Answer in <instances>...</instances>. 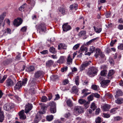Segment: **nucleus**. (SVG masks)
Here are the masks:
<instances>
[{"instance_id": "nucleus-39", "label": "nucleus", "mask_w": 123, "mask_h": 123, "mask_svg": "<svg viewBox=\"0 0 123 123\" xmlns=\"http://www.w3.org/2000/svg\"><path fill=\"white\" fill-rule=\"evenodd\" d=\"M117 108H113L110 110V113L112 114H114L116 113V110L117 109Z\"/></svg>"}, {"instance_id": "nucleus-3", "label": "nucleus", "mask_w": 123, "mask_h": 123, "mask_svg": "<svg viewBox=\"0 0 123 123\" xmlns=\"http://www.w3.org/2000/svg\"><path fill=\"white\" fill-rule=\"evenodd\" d=\"M36 26L37 27V31L40 34H41V32H44L46 30V25L44 23H41Z\"/></svg>"}, {"instance_id": "nucleus-50", "label": "nucleus", "mask_w": 123, "mask_h": 123, "mask_svg": "<svg viewBox=\"0 0 123 123\" xmlns=\"http://www.w3.org/2000/svg\"><path fill=\"white\" fill-rule=\"evenodd\" d=\"M92 94L93 97H94L96 98H99L100 97V95L98 93H92Z\"/></svg>"}, {"instance_id": "nucleus-55", "label": "nucleus", "mask_w": 123, "mask_h": 123, "mask_svg": "<svg viewBox=\"0 0 123 123\" xmlns=\"http://www.w3.org/2000/svg\"><path fill=\"white\" fill-rule=\"evenodd\" d=\"M117 41L116 39L114 41H112L110 43L111 46L112 47L113 46V44L117 42Z\"/></svg>"}, {"instance_id": "nucleus-49", "label": "nucleus", "mask_w": 123, "mask_h": 123, "mask_svg": "<svg viewBox=\"0 0 123 123\" xmlns=\"http://www.w3.org/2000/svg\"><path fill=\"white\" fill-rule=\"evenodd\" d=\"M7 77V75H4L2 79L0 80V83H3L4 81L6 79Z\"/></svg>"}, {"instance_id": "nucleus-54", "label": "nucleus", "mask_w": 123, "mask_h": 123, "mask_svg": "<svg viewBox=\"0 0 123 123\" xmlns=\"http://www.w3.org/2000/svg\"><path fill=\"white\" fill-rule=\"evenodd\" d=\"M118 48L119 49L123 50V44H121L118 46Z\"/></svg>"}, {"instance_id": "nucleus-11", "label": "nucleus", "mask_w": 123, "mask_h": 123, "mask_svg": "<svg viewBox=\"0 0 123 123\" xmlns=\"http://www.w3.org/2000/svg\"><path fill=\"white\" fill-rule=\"evenodd\" d=\"M115 73V72L113 70H109L107 76V78L109 79H112V75Z\"/></svg>"}, {"instance_id": "nucleus-38", "label": "nucleus", "mask_w": 123, "mask_h": 123, "mask_svg": "<svg viewBox=\"0 0 123 123\" xmlns=\"http://www.w3.org/2000/svg\"><path fill=\"white\" fill-rule=\"evenodd\" d=\"M26 4H24L22 6H20L19 8V10L21 11H23L24 8L26 7Z\"/></svg>"}, {"instance_id": "nucleus-23", "label": "nucleus", "mask_w": 123, "mask_h": 123, "mask_svg": "<svg viewBox=\"0 0 123 123\" xmlns=\"http://www.w3.org/2000/svg\"><path fill=\"white\" fill-rule=\"evenodd\" d=\"M77 4H74L71 5L70 6V8L71 10H72L74 9L76 10L77 9Z\"/></svg>"}, {"instance_id": "nucleus-57", "label": "nucleus", "mask_w": 123, "mask_h": 123, "mask_svg": "<svg viewBox=\"0 0 123 123\" xmlns=\"http://www.w3.org/2000/svg\"><path fill=\"white\" fill-rule=\"evenodd\" d=\"M68 69V67H65L63 68H62L61 70V71L62 72H64V71H66Z\"/></svg>"}, {"instance_id": "nucleus-63", "label": "nucleus", "mask_w": 123, "mask_h": 123, "mask_svg": "<svg viewBox=\"0 0 123 123\" xmlns=\"http://www.w3.org/2000/svg\"><path fill=\"white\" fill-rule=\"evenodd\" d=\"M27 28L25 27L24 26L21 29V30L23 32L25 31L26 30Z\"/></svg>"}, {"instance_id": "nucleus-21", "label": "nucleus", "mask_w": 123, "mask_h": 123, "mask_svg": "<svg viewBox=\"0 0 123 123\" xmlns=\"http://www.w3.org/2000/svg\"><path fill=\"white\" fill-rule=\"evenodd\" d=\"M101 52L100 50L99 49H97L96 51V53L94 55V56L96 58H97L100 55V54Z\"/></svg>"}, {"instance_id": "nucleus-47", "label": "nucleus", "mask_w": 123, "mask_h": 123, "mask_svg": "<svg viewBox=\"0 0 123 123\" xmlns=\"http://www.w3.org/2000/svg\"><path fill=\"white\" fill-rule=\"evenodd\" d=\"M92 89L97 90L98 88V86L95 85H93L92 86Z\"/></svg>"}, {"instance_id": "nucleus-24", "label": "nucleus", "mask_w": 123, "mask_h": 123, "mask_svg": "<svg viewBox=\"0 0 123 123\" xmlns=\"http://www.w3.org/2000/svg\"><path fill=\"white\" fill-rule=\"evenodd\" d=\"M67 105L69 107H71L73 105L72 101L70 99H68L67 101L66 102Z\"/></svg>"}, {"instance_id": "nucleus-61", "label": "nucleus", "mask_w": 123, "mask_h": 123, "mask_svg": "<svg viewBox=\"0 0 123 123\" xmlns=\"http://www.w3.org/2000/svg\"><path fill=\"white\" fill-rule=\"evenodd\" d=\"M48 52V51L47 50H45L40 52V53L42 54H47Z\"/></svg>"}, {"instance_id": "nucleus-43", "label": "nucleus", "mask_w": 123, "mask_h": 123, "mask_svg": "<svg viewBox=\"0 0 123 123\" xmlns=\"http://www.w3.org/2000/svg\"><path fill=\"white\" fill-rule=\"evenodd\" d=\"M103 117L105 118H108L110 117V115L109 114H107L105 113L103 114Z\"/></svg>"}, {"instance_id": "nucleus-13", "label": "nucleus", "mask_w": 123, "mask_h": 123, "mask_svg": "<svg viewBox=\"0 0 123 123\" xmlns=\"http://www.w3.org/2000/svg\"><path fill=\"white\" fill-rule=\"evenodd\" d=\"M111 106L110 105L105 104H104L102 107L103 110L104 111H108L110 108Z\"/></svg>"}, {"instance_id": "nucleus-1", "label": "nucleus", "mask_w": 123, "mask_h": 123, "mask_svg": "<svg viewBox=\"0 0 123 123\" xmlns=\"http://www.w3.org/2000/svg\"><path fill=\"white\" fill-rule=\"evenodd\" d=\"M27 81V79L25 78L22 81H19L16 84L14 87V89L16 90L19 89L22 86H25L26 83Z\"/></svg>"}, {"instance_id": "nucleus-46", "label": "nucleus", "mask_w": 123, "mask_h": 123, "mask_svg": "<svg viewBox=\"0 0 123 123\" xmlns=\"http://www.w3.org/2000/svg\"><path fill=\"white\" fill-rule=\"evenodd\" d=\"M95 50V48L93 46H92L90 48L89 51L91 53H92Z\"/></svg>"}, {"instance_id": "nucleus-6", "label": "nucleus", "mask_w": 123, "mask_h": 123, "mask_svg": "<svg viewBox=\"0 0 123 123\" xmlns=\"http://www.w3.org/2000/svg\"><path fill=\"white\" fill-rule=\"evenodd\" d=\"M62 27L63 31L66 32L70 30L72 28L71 26L68 24V23L64 24L62 25Z\"/></svg>"}, {"instance_id": "nucleus-19", "label": "nucleus", "mask_w": 123, "mask_h": 123, "mask_svg": "<svg viewBox=\"0 0 123 123\" xmlns=\"http://www.w3.org/2000/svg\"><path fill=\"white\" fill-rule=\"evenodd\" d=\"M58 49H67V46L64 44L61 43L58 46Z\"/></svg>"}, {"instance_id": "nucleus-37", "label": "nucleus", "mask_w": 123, "mask_h": 123, "mask_svg": "<svg viewBox=\"0 0 123 123\" xmlns=\"http://www.w3.org/2000/svg\"><path fill=\"white\" fill-rule=\"evenodd\" d=\"M27 2L28 3L30 4L31 6H34L35 2L33 0H27Z\"/></svg>"}, {"instance_id": "nucleus-31", "label": "nucleus", "mask_w": 123, "mask_h": 123, "mask_svg": "<svg viewBox=\"0 0 123 123\" xmlns=\"http://www.w3.org/2000/svg\"><path fill=\"white\" fill-rule=\"evenodd\" d=\"M115 102L117 104H121L123 103V99L121 98H117L115 100Z\"/></svg>"}, {"instance_id": "nucleus-34", "label": "nucleus", "mask_w": 123, "mask_h": 123, "mask_svg": "<svg viewBox=\"0 0 123 123\" xmlns=\"http://www.w3.org/2000/svg\"><path fill=\"white\" fill-rule=\"evenodd\" d=\"M78 91V88L75 86H74L72 88V91L73 92L75 93H77Z\"/></svg>"}, {"instance_id": "nucleus-5", "label": "nucleus", "mask_w": 123, "mask_h": 123, "mask_svg": "<svg viewBox=\"0 0 123 123\" xmlns=\"http://www.w3.org/2000/svg\"><path fill=\"white\" fill-rule=\"evenodd\" d=\"M74 111L78 114H80L83 112V109L81 106H75L74 109Z\"/></svg>"}, {"instance_id": "nucleus-4", "label": "nucleus", "mask_w": 123, "mask_h": 123, "mask_svg": "<svg viewBox=\"0 0 123 123\" xmlns=\"http://www.w3.org/2000/svg\"><path fill=\"white\" fill-rule=\"evenodd\" d=\"M14 107V104L12 103H7L4 105V109L6 111H9Z\"/></svg>"}, {"instance_id": "nucleus-35", "label": "nucleus", "mask_w": 123, "mask_h": 123, "mask_svg": "<svg viewBox=\"0 0 123 123\" xmlns=\"http://www.w3.org/2000/svg\"><path fill=\"white\" fill-rule=\"evenodd\" d=\"M123 94L122 92L120 90H119L117 92L116 94L115 95V97L116 98H117L118 96H121Z\"/></svg>"}, {"instance_id": "nucleus-26", "label": "nucleus", "mask_w": 123, "mask_h": 123, "mask_svg": "<svg viewBox=\"0 0 123 123\" xmlns=\"http://www.w3.org/2000/svg\"><path fill=\"white\" fill-rule=\"evenodd\" d=\"M107 73V71L106 70H104L100 72V75L102 76H106Z\"/></svg>"}, {"instance_id": "nucleus-58", "label": "nucleus", "mask_w": 123, "mask_h": 123, "mask_svg": "<svg viewBox=\"0 0 123 123\" xmlns=\"http://www.w3.org/2000/svg\"><path fill=\"white\" fill-rule=\"evenodd\" d=\"M101 68V69L106 70L107 68L106 66L105 65H103L100 67Z\"/></svg>"}, {"instance_id": "nucleus-7", "label": "nucleus", "mask_w": 123, "mask_h": 123, "mask_svg": "<svg viewBox=\"0 0 123 123\" xmlns=\"http://www.w3.org/2000/svg\"><path fill=\"white\" fill-rule=\"evenodd\" d=\"M22 23V20L20 18H17V19H15L14 21L13 24L14 25L18 26Z\"/></svg>"}, {"instance_id": "nucleus-51", "label": "nucleus", "mask_w": 123, "mask_h": 123, "mask_svg": "<svg viewBox=\"0 0 123 123\" xmlns=\"http://www.w3.org/2000/svg\"><path fill=\"white\" fill-rule=\"evenodd\" d=\"M68 79H66L62 81L63 85H65L67 84L68 83Z\"/></svg>"}, {"instance_id": "nucleus-42", "label": "nucleus", "mask_w": 123, "mask_h": 123, "mask_svg": "<svg viewBox=\"0 0 123 123\" xmlns=\"http://www.w3.org/2000/svg\"><path fill=\"white\" fill-rule=\"evenodd\" d=\"M97 106H96L94 103H92L91 105V108L92 109L93 111L95 110L97 108Z\"/></svg>"}, {"instance_id": "nucleus-48", "label": "nucleus", "mask_w": 123, "mask_h": 123, "mask_svg": "<svg viewBox=\"0 0 123 123\" xmlns=\"http://www.w3.org/2000/svg\"><path fill=\"white\" fill-rule=\"evenodd\" d=\"M122 118L120 116H117L114 117V120L115 121H119L122 119Z\"/></svg>"}, {"instance_id": "nucleus-12", "label": "nucleus", "mask_w": 123, "mask_h": 123, "mask_svg": "<svg viewBox=\"0 0 123 123\" xmlns=\"http://www.w3.org/2000/svg\"><path fill=\"white\" fill-rule=\"evenodd\" d=\"M6 86L7 87L12 86L14 85V82L11 79H8L6 80Z\"/></svg>"}, {"instance_id": "nucleus-22", "label": "nucleus", "mask_w": 123, "mask_h": 123, "mask_svg": "<svg viewBox=\"0 0 123 123\" xmlns=\"http://www.w3.org/2000/svg\"><path fill=\"white\" fill-rule=\"evenodd\" d=\"M64 56L60 57L59 60L57 61V62L60 64L62 63L64 61Z\"/></svg>"}, {"instance_id": "nucleus-56", "label": "nucleus", "mask_w": 123, "mask_h": 123, "mask_svg": "<svg viewBox=\"0 0 123 123\" xmlns=\"http://www.w3.org/2000/svg\"><path fill=\"white\" fill-rule=\"evenodd\" d=\"M71 116V114L69 112H68L66 113L65 115V117L66 118H68L69 117Z\"/></svg>"}, {"instance_id": "nucleus-33", "label": "nucleus", "mask_w": 123, "mask_h": 123, "mask_svg": "<svg viewBox=\"0 0 123 123\" xmlns=\"http://www.w3.org/2000/svg\"><path fill=\"white\" fill-rule=\"evenodd\" d=\"M50 111L51 113H55L56 111V107L53 108H50Z\"/></svg>"}, {"instance_id": "nucleus-41", "label": "nucleus", "mask_w": 123, "mask_h": 123, "mask_svg": "<svg viewBox=\"0 0 123 123\" xmlns=\"http://www.w3.org/2000/svg\"><path fill=\"white\" fill-rule=\"evenodd\" d=\"M102 121L101 118L99 117H97L95 120V122L96 123H100Z\"/></svg>"}, {"instance_id": "nucleus-28", "label": "nucleus", "mask_w": 123, "mask_h": 123, "mask_svg": "<svg viewBox=\"0 0 123 123\" xmlns=\"http://www.w3.org/2000/svg\"><path fill=\"white\" fill-rule=\"evenodd\" d=\"M91 63V61H89L83 62L82 63L85 67H86L88 66H89Z\"/></svg>"}, {"instance_id": "nucleus-52", "label": "nucleus", "mask_w": 123, "mask_h": 123, "mask_svg": "<svg viewBox=\"0 0 123 123\" xmlns=\"http://www.w3.org/2000/svg\"><path fill=\"white\" fill-rule=\"evenodd\" d=\"M80 44H77L75 45L73 47V49L74 50H76L79 47Z\"/></svg>"}, {"instance_id": "nucleus-8", "label": "nucleus", "mask_w": 123, "mask_h": 123, "mask_svg": "<svg viewBox=\"0 0 123 123\" xmlns=\"http://www.w3.org/2000/svg\"><path fill=\"white\" fill-rule=\"evenodd\" d=\"M33 107L32 104H31L28 103L26 105L25 108V112L27 113L31 110Z\"/></svg>"}, {"instance_id": "nucleus-36", "label": "nucleus", "mask_w": 123, "mask_h": 123, "mask_svg": "<svg viewBox=\"0 0 123 123\" xmlns=\"http://www.w3.org/2000/svg\"><path fill=\"white\" fill-rule=\"evenodd\" d=\"M53 118V116L52 115L48 116L46 117V119L48 121H51Z\"/></svg>"}, {"instance_id": "nucleus-18", "label": "nucleus", "mask_w": 123, "mask_h": 123, "mask_svg": "<svg viewBox=\"0 0 123 123\" xmlns=\"http://www.w3.org/2000/svg\"><path fill=\"white\" fill-rule=\"evenodd\" d=\"M67 63L68 64L70 65L72 63L73 60L71 56L70 55H69L67 59Z\"/></svg>"}, {"instance_id": "nucleus-64", "label": "nucleus", "mask_w": 123, "mask_h": 123, "mask_svg": "<svg viewBox=\"0 0 123 123\" xmlns=\"http://www.w3.org/2000/svg\"><path fill=\"white\" fill-rule=\"evenodd\" d=\"M60 98V97L59 94H57L56 95V97L54 99V100H56Z\"/></svg>"}, {"instance_id": "nucleus-30", "label": "nucleus", "mask_w": 123, "mask_h": 123, "mask_svg": "<svg viewBox=\"0 0 123 123\" xmlns=\"http://www.w3.org/2000/svg\"><path fill=\"white\" fill-rule=\"evenodd\" d=\"M93 28L95 31L97 33H99L102 31L101 28H98L94 26Z\"/></svg>"}, {"instance_id": "nucleus-2", "label": "nucleus", "mask_w": 123, "mask_h": 123, "mask_svg": "<svg viewBox=\"0 0 123 123\" xmlns=\"http://www.w3.org/2000/svg\"><path fill=\"white\" fill-rule=\"evenodd\" d=\"M98 71V69L96 68L92 67L88 69L87 74L89 76L93 77L97 75Z\"/></svg>"}, {"instance_id": "nucleus-45", "label": "nucleus", "mask_w": 123, "mask_h": 123, "mask_svg": "<svg viewBox=\"0 0 123 123\" xmlns=\"http://www.w3.org/2000/svg\"><path fill=\"white\" fill-rule=\"evenodd\" d=\"M47 100V98L45 96L42 97L41 101L42 102H46Z\"/></svg>"}, {"instance_id": "nucleus-60", "label": "nucleus", "mask_w": 123, "mask_h": 123, "mask_svg": "<svg viewBox=\"0 0 123 123\" xmlns=\"http://www.w3.org/2000/svg\"><path fill=\"white\" fill-rule=\"evenodd\" d=\"M100 108H98L95 111V114H98L100 112Z\"/></svg>"}, {"instance_id": "nucleus-53", "label": "nucleus", "mask_w": 123, "mask_h": 123, "mask_svg": "<svg viewBox=\"0 0 123 123\" xmlns=\"http://www.w3.org/2000/svg\"><path fill=\"white\" fill-rule=\"evenodd\" d=\"M86 67L85 66H84V65L82 63L80 68V71H82Z\"/></svg>"}, {"instance_id": "nucleus-59", "label": "nucleus", "mask_w": 123, "mask_h": 123, "mask_svg": "<svg viewBox=\"0 0 123 123\" xmlns=\"http://www.w3.org/2000/svg\"><path fill=\"white\" fill-rule=\"evenodd\" d=\"M5 15L4 14H2V15H1L0 16V19L1 20H2L3 21V20L4 18V17Z\"/></svg>"}, {"instance_id": "nucleus-62", "label": "nucleus", "mask_w": 123, "mask_h": 123, "mask_svg": "<svg viewBox=\"0 0 123 123\" xmlns=\"http://www.w3.org/2000/svg\"><path fill=\"white\" fill-rule=\"evenodd\" d=\"M118 28L120 30H122L123 29V25H119Z\"/></svg>"}, {"instance_id": "nucleus-16", "label": "nucleus", "mask_w": 123, "mask_h": 123, "mask_svg": "<svg viewBox=\"0 0 123 123\" xmlns=\"http://www.w3.org/2000/svg\"><path fill=\"white\" fill-rule=\"evenodd\" d=\"M35 67L33 66H30L27 68L26 69V71L29 73L33 72L35 70Z\"/></svg>"}, {"instance_id": "nucleus-15", "label": "nucleus", "mask_w": 123, "mask_h": 123, "mask_svg": "<svg viewBox=\"0 0 123 123\" xmlns=\"http://www.w3.org/2000/svg\"><path fill=\"white\" fill-rule=\"evenodd\" d=\"M58 10L59 12L63 15L65 14L66 11V9L65 8L62 7H59L58 9Z\"/></svg>"}, {"instance_id": "nucleus-20", "label": "nucleus", "mask_w": 123, "mask_h": 123, "mask_svg": "<svg viewBox=\"0 0 123 123\" xmlns=\"http://www.w3.org/2000/svg\"><path fill=\"white\" fill-rule=\"evenodd\" d=\"M86 31H82L80 32L78 34V36L80 37L85 36L86 35Z\"/></svg>"}, {"instance_id": "nucleus-25", "label": "nucleus", "mask_w": 123, "mask_h": 123, "mask_svg": "<svg viewBox=\"0 0 123 123\" xmlns=\"http://www.w3.org/2000/svg\"><path fill=\"white\" fill-rule=\"evenodd\" d=\"M4 119V112L0 113V122H2Z\"/></svg>"}, {"instance_id": "nucleus-14", "label": "nucleus", "mask_w": 123, "mask_h": 123, "mask_svg": "<svg viewBox=\"0 0 123 123\" xmlns=\"http://www.w3.org/2000/svg\"><path fill=\"white\" fill-rule=\"evenodd\" d=\"M79 103L80 104H84L85 106L89 104V102H86V100L80 98L78 100Z\"/></svg>"}, {"instance_id": "nucleus-17", "label": "nucleus", "mask_w": 123, "mask_h": 123, "mask_svg": "<svg viewBox=\"0 0 123 123\" xmlns=\"http://www.w3.org/2000/svg\"><path fill=\"white\" fill-rule=\"evenodd\" d=\"M43 73L42 71H38L35 73V77L36 78H37L42 76Z\"/></svg>"}, {"instance_id": "nucleus-32", "label": "nucleus", "mask_w": 123, "mask_h": 123, "mask_svg": "<svg viewBox=\"0 0 123 123\" xmlns=\"http://www.w3.org/2000/svg\"><path fill=\"white\" fill-rule=\"evenodd\" d=\"M49 51L50 52L54 54H55L56 52L55 48L53 47H50V48Z\"/></svg>"}, {"instance_id": "nucleus-27", "label": "nucleus", "mask_w": 123, "mask_h": 123, "mask_svg": "<svg viewBox=\"0 0 123 123\" xmlns=\"http://www.w3.org/2000/svg\"><path fill=\"white\" fill-rule=\"evenodd\" d=\"M49 105L50 106V108L56 107L55 103L54 101L50 102L49 104Z\"/></svg>"}, {"instance_id": "nucleus-40", "label": "nucleus", "mask_w": 123, "mask_h": 123, "mask_svg": "<svg viewBox=\"0 0 123 123\" xmlns=\"http://www.w3.org/2000/svg\"><path fill=\"white\" fill-rule=\"evenodd\" d=\"M87 48L86 46H82L80 49V50L81 51H85L86 52L87 51Z\"/></svg>"}, {"instance_id": "nucleus-10", "label": "nucleus", "mask_w": 123, "mask_h": 123, "mask_svg": "<svg viewBox=\"0 0 123 123\" xmlns=\"http://www.w3.org/2000/svg\"><path fill=\"white\" fill-rule=\"evenodd\" d=\"M110 82V80H104L101 81L100 84L103 87H105L106 86H107L108 83Z\"/></svg>"}, {"instance_id": "nucleus-44", "label": "nucleus", "mask_w": 123, "mask_h": 123, "mask_svg": "<svg viewBox=\"0 0 123 123\" xmlns=\"http://www.w3.org/2000/svg\"><path fill=\"white\" fill-rule=\"evenodd\" d=\"M93 97L92 94L88 96L87 98L88 101H90L92 100L93 99Z\"/></svg>"}, {"instance_id": "nucleus-29", "label": "nucleus", "mask_w": 123, "mask_h": 123, "mask_svg": "<svg viewBox=\"0 0 123 123\" xmlns=\"http://www.w3.org/2000/svg\"><path fill=\"white\" fill-rule=\"evenodd\" d=\"M54 63V61L51 60H50L46 62L47 66L48 67L50 66L53 65Z\"/></svg>"}, {"instance_id": "nucleus-9", "label": "nucleus", "mask_w": 123, "mask_h": 123, "mask_svg": "<svg viewBox=\"0 0 123 123\" xmlns=\"http://www.w3.org/2000/svg\"><path fill=\"white\" fill-rule=\"evenodd\" d=\"M18 115L19 118L21 120L25 119L26 118V115H25L24 111L23 110L20 111L18 113Z\"/></svg>"}]
</instances>
